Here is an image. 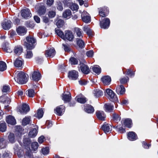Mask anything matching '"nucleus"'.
<instances>
[{
	"mask_svg": "<svg viewBox=\"0 0 158 158\" xmlns=\"http://www.w3.org/2000/svg\"><path fill=\"white\" fill-rule=\"evenodd\" d=\"M44 112L43 110L40 109L38 110L37 113L35 114V116L38 118H41L43 116Z\"/></svg>",
	"mask_w": 158,
	"mask_h": 158,
	"instance_id": "nucleus-37",
	"label": "nucleus"
},
{
	"mask_svg": "<svg viewBox=\"0 0 158 158\" xmlns=\"http://www.w3.org/2000/svg\"><path fill=\"white\" fill-rule=\"evenodd\" d=\"M64 111V107L63 106H57L54 110L55 113L59 116H61Z\"/></svg>",
	"mask_w": 158,
	"mask_h": 158,
	"instance_id": "nucleus-9",
	"label": "nucleus"
},
{
	"mask_svg": "<svg viewBox=\"0 0 158 158\" xmlns=\"http://www.w3.org/2000/svg\"><path fill=\"white\" fill-rule=\"evenodd\" d=\"M30 110V108L28 105L26 104H23L21 108L19 109L18 111L21 114H26Z\"/></svg>",
	"mask_w": 158,
	"mask_h": 158,
	"instance_id": "nucleus-8",
	"label": "nucleus"
},
{
	"mask_svg": "<svg viewBox=\"0 0 158 158\" xmlns=\"http://www.w3.org/2000/svg\"><path fill=\"white\" fill-rule=\"evenodd\" d=\"M63 21L61 19H59L56 23V25L58 27H62L63 24Z\"/></svg>",
	"mask_w": 158,
	"mask_h": 158,
	"instance_id": "nucleus-55",
	"label": "nucleus"
},
{
	"mask_svg": "<svg viewBox=\"0 0 158 158\" xmlns=\"http://www.w3.org/2000/svg\"><path fill=\"white\" fill-rule=\"evenodd\" d=\"M142 143L143 147L144 148L146 149L148 148L149 147L151 146L150 145L147 144V143L145 142H143Z\"/></svg>",
	"mask_w": 158,
	"mask_h": 158,
	"instance_id": "nucleus-62",
	"label": "nucleus"
},
{
	"mask_svg": "<svg viewBox=\"0 0 158 158\" xmlns=\"http://www.w3.org/2000/svg\"><path fill=\"white\" fill-rule=\"evenodd\" d=\"M64 38L63 39L65 40H67L70 41H72L74 38V35L73 32L67 30L65 31Z\"/></svg>",
	"mask_w": 158,
	"mask_h": 158,
	"instance_id": "nucleus-4",
	"label": "nucleus"
},
{
	"mask_svg": "<svg viewBox=\"0 0 158 158\" xmlns=\"http://www.w3.org/2000/svg\"><path fill=\"white\" fill-rule=\"evenodd\" d=\"M15 81L19 84H25L27 81V77L26 74L22 71H18L15 75Z\"/></svg>",
	"mask_w": 158,
	"mask_h": 158,
	"instance_id": "nucleus-1",
	"label": "nucleus"
},
{
	"mask_svg": "<svg viewBox=\"0 0 158 158\" xmlns=\"http://www.w3.org/2000/svg\"><path fill=\"white\" fill-rule=\"evenodd\" d=\"M41 75L38 71H34L32 74V79L35 81H38L41 78Z\"/></svg>",
	"mask_w": 158,
	"mask_h": 158,
	"instance_id": "nucleus-18",
	"label": "nucleus"
},
{
	"mask_svg": "<svg viewBox=\"0 0 158 158\" xmlns=\"http://www.w3.org/2000/svg\"><path fill=\"white\" fill-rule=\"evenodd\" d=\"M112 118L113 120L116 122L119 121L121 119L119 115L115 113L113 114Z\"/></svg>",
	"mask_w": 158,
	"mask_h": 158,
	"instance_id": "nucleus-45",
	"label": "nucleus"
},
{
	"mask_svg": "<svg viewBox=\"0 0 158 158\" xmlns=\"http://www.w3.org/2000/svg\"><path fill=\"white\" fill-rule=\"evenodd\" d=\"M55 31L56 34L63 39V38H64V34L62 31L60 29L56 28Z\"/></svg>",
	"mask_w": 158,
	"mask_h": 158,
	"instance_id": "nucleus-39",
	"label": "nucleus"
},
{
	"mask_svg": "<svg viewBox=\"0 0 158 158\" xmlns=\"http://www.w3.org/2000/svg\"><path fill=\"white\" fill-rule=\"evenodd\" d=\"M12 23L10 20L5 19L2 23V25L3 29L7 30L9 29L11 27Z\"/></svg>",
	"mask_w": 158,
	"mask_h": 158,
	"instance_id": "nucleus-11",
	"label": "nucleus"
},
{
	"mask_svg": "<svg viewBox=\"0 0 158 158\" xmlns=\"http://www.w3.org/2000/svg\"><path fill=\"white\" fill-rule=\"evenodd\" d=\"M2 91L3 92H7L10 91L9 86L6 85L3 86L2 89Z\"/></svg>",
	"mask_w": 158,
	"mask_h": 158,
	"instance_id": "nucleus-52",
	"label": "nucleus"
},
{
	"mask_svg": "<svg viewBox=\"0 0 158 158\" xmlns=\"http://www.w3.org/2000/svg\"><path fill=\"white\" fill-rule=\"evenodd\" d=\"M78 76V73L75 70H72L69 72L68 73V77L72 80H76Z\"/></svg>",
	"mask_w": 158,
	"mask_h": 158,
	"instance_id": "nucleus-10",
	"label": "nucleus"
},
{
	"mask_svg": "<svg viewBox=\"0 0 158 158\" xmlns=\"http://www.w3.org/2000/svg\"><path fill=\"white\" fill-rule=\"evenodd\" d=\"M54 0H47V4L49 6H51L53 3Z\"/></svg>",
	"mask_w": 158,
	"mask_h": 158,
	"instance_id": "nucleus-63",
	"label": "nucleus"
},
{
	"mask_svg": "<svg viewBox=\"0 0 158 158\" xmlns=\"http://www.w3.org/2000/svg\"><path fill=\"white\" fill-rule=\"evenodd\" d=\"M6 145L5 139L3 138L0 137V148L2 149L6 148Z\"/></svg>",
	"mask_w": 158,
	"mask_h": 158,
	"instance_id": "nucleus-43",
	"label": "nucleus"
},
{
	"mask_svg": "<svg viewBox=\"0 0 158 158\" xmlns=\"http://www.w3.org/2000/svg\"><path fill=\"white\" fill-rule=\"evenodd\" d=\"M22 16L25 19H28L31 17V13L30 10L26 8L22 10L21 11Z\"/></svg>",
	"mask_w": 158,
	"mask_h": 158,
	"instance_id": "nucleus-6",
	"label": "nucleus"
},
{
	"mask_svg": "<svg viewBox=\"0 0 158 158\" xmlns=\"http://www.w3.org/2000/svg\"><path fill=\"white\" fill-rule=\"evenodd\" d=\"M116 91L118 94L123 95L125 93V89L123 85H118L116 87Z\"/></svg>",
	"mask_w": 158,
	"mask_h": 158,
	"instance_id": "nucleus-17",
	"label": "nucleus"
},
{
	"mask_svg": "<svg viewBox=\"0 0 158 158\" xmlns=\"http://www.w3.org/2000/svg\"><path fill=\"white\" fill-rule=\"evenodd\" d=\"M70 61L72 64H76L78 63L77 60L75 58L72 57L70 59Z\"/></svg>",
	"mask_w": 158,
	"mask_h": 158,
	"instance_id": "nucleus-53",
	"label": "nucleus"
},
{
	"mask_svg": "<svg viewBox=\"0 0 158 158\" xmlns=\"http://www.w3.org/2000/svg\"><path fill=\"white\" fill-rule=\"evenodd\" d=\"M77 44L79 47L81 48H82L84 47L85 44L84 41L81 39L77 40Z\"/></svg>",
	"mask_w": 158,
	"mask_h": 158,
	"instance_id": "nucleus-46",
	"label": "nucleus"
},
{
	"mask_svg": "<svg viewBox=\"0 0 158 158\" xmlns=\"http://www.w3.org/2000/svg\"><path fill=\"white\" fill-rule=\"evenodd\" d=\"M6 120L7 123L12 125H15L16 121L15 118L13 116L9 115L6 117Z\"/></svg>",
	"mask_w": 158,
	"mask_h": 158,
	"instance_id": "nucleus-15",
	"label": "nucleus"
},
{
	"mask_svg": "<svg viewBox=\"0 0 158 158\" xmlns=\"http://www.w3.org/2000/svg\"><path fill=\"white\" fill-rule=\"evenodd\" d=\"M71 96L70 94H63L62 96V99L64 101V102H69L71 100Z\"/></svg>",
	"mask_w": 158,
	"mask_h": 158,
	"instance_id": "nucleus-35",
	"label": "nucleus"
},
{
	"mask_svg": "<svg viewBox=\"0 0 158 158\" xmlns=\"http://www.w3.org/2000/svg\"><path fill=\"white\" fill-rule=\"evenodd\" d=\"M99 14L101 16L104 17L106 16V15L105 14L104 12L103 11V10L102 8H100L99 10Z\"/></svg>",
	"mask_w": 158,
	"mask_h": 158,
	"instance_id": "nucleus-58",
	"label": "nucleus"
},
{
	"mask_svg": "<svg viewBox=\"0 0 158 158\" xmlns=\"http://www.w3.org/2000/svg\"><path fill=\"white\" fill-rule=\"evenodd\" d=\"M15 66L17 67H20L22 66L23 62L22 60L19 58H17L14 62Z\"/></svg>",
	"mask_w": 158,
	"mask_h": 158,
	"instance_id": "nucleus-30",
	"label": "nucleus"
},
{
	"mask_svg": "<svg viewBox=\"0 0 158 158\" xmlns=\"http://www.w3.org/2000/svg\"><path fill=\"white\" fill-rule=\"evenodd\" d=\"M31 117L27 116L24 118L22 122V123L23 125L25 126L30 123L31 120Z\"/></svg>",
	"mask_w": 158,
	"mask_h": 158,
	"instance_id": "nucleus-32",
	"label": "nucleus"
},
{
	"mask_svg": "<svg viewBox=\"0 0 158 158\" xmlns=\"http://www.w3.org/2000/svg\"><path fill=\"white\" fill-rule=\"evenodd\" d=\"M75 99L77 102L81 103H84L86 101V98L81 95L77 96L75 98Z\"/></svg>",
	"mask_w": 158,
	"mask_h": 158,
	"instance_id": "nucleus-25",
	"label": "nucleus"
},
{
	"mask_svg": "<svg viewBox=\"0 0 158 158\" xmlns=\"http://www.w3.org/2000/svg\"><path fill=\"white\" fill-rule=\"evenodd\" d=\"M49 152L48 147H46L44 148L41 149V152L44 155H46L48 154Z\"/></svg>",
	"mask_w": 158,
	"mask_h": 158,
	"instance_id": "nucleus-48",
	"label": "nucleus"
},
{
	"mask_svg": "<svg viewBox=\"0 0 158 158\" xmlns=\"http://www.w3.org/2000/svg\"><path fill=\"white\" fill-rule=\"evenodd\" d=\"M128 138L130 140L133 141L137 139V136L134 132L131 131L128 133Z\"/></svg>",
	"mask_w": 158,
	"mask_h": 158,
	"instance_id": "nucleus-24",
	"label": "nucleus"
},
{
	"mask_svg": "<svg viewBox=\"0 0 158 158\" xmlns=\"http://www.w3.org/2000/svg\"><path fill=\"white\" fill-rule=\"evenodd\" d=\"M80 65L81 70L83 73L88 74L89 73V69L87 65L83 63H80Z\"/></svg>",
	"mask_w": 158,
	"mask_h": 158,
	"instance_id": "nucleus-14",
	"label": "nucleus"
},
{
	"mask_svg": "<svg viewBox=\"0 0 158 158\" xmlns=\"http://www.w3.org/2000/svg\"><path fill=\"white\" fill-rule=\"evenodd\" d=\"M34 19L35 20V21L37 23H39L40 22V18L37 16H34Z\"/></svg>",
	"mask_w": 158,
	"mask_h": 158,
	"instance_id": "nucleus-64",
	"label": "nucleus"
},
{
	"mask_svg": "<svg viewBox=\"0 0 158 158\" xmlns=\"http://www.w3.org/2000/svg\"><path fill=\"white\" fill-rule=\"evenodd\" d=\"M23 51L22 47L20 46H17L15 48L14 52L17 55H19Z\"/></svg>",
	"mask_w": 158,
	"mask_h": 158,
	"instance_id": "nucleus-34",
	"label": "nucleus"
},
{
	"mask_svg": "<svg viewBox=\"0 0 158 158\" xmlns=\"http://www.w3.org/2000/svg\"><path fill=\"white\" fill-rule=\"evenodd\" d=\"M128 80L129 78L128 77L122 78L120 80V83L122 84H125L127 81Z\"/></svg>",
	"mask_w": 158,
	"mask_h": 158,
	"instance_id": "nucleus-57",
	"label": "nucleus"
},
{
	"mask_svg": "<svg viewBox=\"0 0 158 158\" xmlns=\"http://www.w3.org/2000/svg\"><path fill=\"white\" fill-rule=\"evenodd\" d=\"M37 129L34 128L29 132V135L31 137H34L37 135Z\"/></svg>",
	"mask_w": 158,
	"mask_h": 158,
	"instance_id": "nucleus-38",
	"label": "nucleus"
},
{
	"mask_svg": "<svg viewBox=\"0 0 158 158\" xmlns=\"http://www.w3.org/2000/svg\"><path fill=\"white\" fill-rule=\"evenodd\" d=\"M33 54L32 52L30 50H27L26 54V58H31L33 56Z\"/></svg>",
	"mask_w": 158,
	"mask_h": 158,
	"instance_id": "nucleus-50",
	"label": "nucleus"
},
{
	"mask_svg": "<svg viewBox=\"0 0 158 158\" xmlns=\"http://www.w3.org/2000/svg\"><path fill=\"white\" fill-rule=\"evenodd\" d=\"M17 33L20 35H24L27 32L26 28L24 27L19 26L16 29Z\"/></svg>",
	"mask_w": 158,
	"mask_h": 158,
	"instance_id": "nucleus-21",
	"label": "nucleus"
},
{
	"mask_svg": "<svg viewBox=\"0 0 158 158\" xmlns=\"http://www.w3.org/2000/svg\"><path fill=\"white\" fill-rule=\"evenodd\" d=\"M122 124L123 125L130 128L132 127V122L131 119L127 118L122 120Z\"/></svg>",
	"mask_w": 158,
	"mask_h": 158,
	"instance_id": "nucleus-19",
	"label": "nucleus"
},
{
	"mask_svg": "<svg viewBox=\"0 0 158 158\" xmlns=\"http://www.w3.org/2000/svg\"><path fill=\"white\" fill-rule=\"evenodd\" d=\"M44 137L43 136H42L39 138L38 141L40 143H41L44 142Z\"/></svg>",
	"mask_w": 158,
	"mask_h": 158,
	"instance_id": "nucleus-61",
	"label": "nucleus"
},
{
	"mask_svg": "<svg viewBox=\"0 0 158 158\" xmlns=\"http://www.w3.org/2000/svg\"><path fill=\"white\" fill-rule=\"evenodd\" d=\"M94 53L92 50H90L87 52L86 55L88 57H92L94 55Z\"/></svg>",
	"mask_w": 158,
	"mask_h": 158,
	"instance_id": "nucleus-56",
	"label": "nucleus"
},
{
	"mask_svg": "<svg viewBox=\"0 0 158 158\" xmlns=\"http://www.w3.org/2000/svg\"><path fill=\"white\" fill-rule=\"evenodd\" d=\"M7 126L6 123L3 121L0 122V131L2 132L6 131Z\"/></svg>",
	"mask_w": 158,
	"mask_h": 158,
	"instance_id": "nucleus-27",
	"label": "nucleus"
},
{
	"mask_svg": "<svg viewBox=\"0 0 158 158\" xmlns=\"http://www.w3.org/2000/svg\"><path fill=\"white\" fill-rule=\"evenodd\" d=\"M26 40L27 42H24V45L27 49H31L34 48L36 42L34 38L30 36L27 37Z\"/></svg>",
	"mask_w": 158,
	"mask_h": 158,
	"instance_id": "nucleus-2",
	"label": "nucleus"
},
{
	"mask_svg": "<svg viewBox=\"0 0 158 158\" xmlns=\"http://www.w3.org/2000/svg\"><path fill=\"white\" fill-rule=\"evenodd\" d=\"M110 24V20L108 18H105L100 22V26L102 28L106 29L108 27Z\"/></svg>",
	"mask_w": 158,
	"mask_h": 158,
	"instance_id": "nucleus-7",
	"label": "nucleus"
},
{
	"mask_svg": "<svg viewBox=\"0 0 158 158\" xmlns=\"http://www.w3.org/2000/svg\"><path fill=\"white\" fill-rule=\"evenodd\" d=\"M103 107L106 112H112L114 109L113 105L109 103H106L104 105Z\"/></svg>",
	"mask_w": 158,
	"mask_h": 158,
	"instance_id": "nucleus-12",
	"label": "nucleus"
},
{
	"mask_svg": "<svg viewBox=\"0 0 158 158\" xmlns=\"http://www.w3.org/2000/svg\"><path fill=\"white\" fill-rule=\"evenodd\" d=\"M26 95L29 97H33L35 94V92L33 89H29L26 91Z\"/></svg>",
	"mask_w": 158,
	"mask_h": 158,
	"instance_id": "nucleus-36",
	"label": "nucleus"
},
{
	"mask_svg": "<svg viewBox=\"0 0 158 158\" xmlns=\"http://www.w3.org/2000/svg\"><path fill=\"white\" fill-rule=\"evenodd\" d=\"M94 96L96 98H98L102 96L103 94V92L98 89L94 90L93 92Z\"/></svg>",
	"mask_w": 158,
	"mask_h": 158,
	"instance_id": "nucleus-29",
	"label": "nucleus"
},
{
	"mask_svg": "<svg viewBox=\"0 0 158 158\" xmlns=\"http://www.w3.org/2000/svg\"><path fill=\"white\" fill-rule=\"evenodd\" d=\"M79 84L81 85H85L87 83V81L83 79L80 80L79 81Z\"/></svg>",
	"mask_w": 158,
	"mask_h": 158,
	"instance_id": "nucleus-60",
	"label": "nucleus"
},
{
	"mask_svg": "<svg viewBox=\"0 0 158 158\" xmlns=\"http://www.w3.org/2000/svg\"><path fill=\"white\" fill-rule=\"evenodd\" d=\"M56 5L57 9L60 11H62L63 9V7L61 2L59 1H57L56 2Z\"/></svg>",
	"mask_w": 158,
	"mask_h": 158,
	"instance_id": "nucleus-47",
	"label": "nucleus"
},
{
	"mask_svg": "<svg viewBox=\"0 0 158 158\" xmlns=\"http://www.w3.org/2000/svg\"><path fill=\"white\" fill-rule=\"evenodd\" d=\"M117 129L118 131L121 133H123L125 132V129L122 127H118Z\"/></svg>",
	"mask_w": 158,
	"mask_h": 158,
	"instance_id": "nucleus-59",
	"label": "nucleus"
},
{
	"mask_svg": "<svg viewBox=\"0 0 158 158\" xmlns=\"http://www.w3.org/2000/svg\"><path fill=\"white\" fill-rule=\"evenodd\" d=\"M46 8L44 6H41L39 7L37 10L38 14L40 15H41L45 13Z\"/></svg>",
	"mask_w": 158,
	"mask_h": 158,
	"instance_id": "nucleus-28",
	"label": "nucleus"
},
{
	"mask_svg": "<svg viewBox=\"0 0 158 158\" xmlns=\"http://www.w3.org/2000/svg\"><path fill=\"white\" fill-rule=\"evenodd\" d=\"M92 69L93 71L97 74H99L101 72V68L98 66H95L92 67Z\"/></svg>",
	"mask_w": 158,
	"mask_h": 158,
	"instance_id": "nucleus-44",
	"label": "nucleus"
},
{
	"mask_svg": "<svg viewBox=\"0 0 158 158\" xmlns=\"http://www.w3.org/2000/svg\"><path fill=\"white\" fill-rule=\"evenodd\" d=\"M9 142L11 143H13L15 142V136L14 134L10 133L8 136Z\"/></svg>",
	"mask_w": 158,
	"mask_h": 158,
	"instance_id": "nucleus-41",
	"label": "nucleus"
},
{
	"mask_svg": "<svg viewBox=\"0 0 158 158\" xmlns=\"http://www.w3.org/2000/svg\"><path fill=\"white\" fill-rule=\"evenodd\" d=\"M6 69V63L2 61H0V71H3Z\"/></svg>",
	"mask_w": 158,
	"mask_h": 158,
	"instance_id": "nucleus-42",
	"label": "nucleus"
},
{
	"mask_svg": "<svg viewBox=\"0 0 158 158\" xmlns=\"http://www.w3.org/2000/svg\"><path fill=\"white\" fill-rule=\"evenodd\" d=\"M103 83L105 85H108L111 81L110 77L108 76H104L101 79Z\"/></svg>",
	"mask_w": 158,
	"mask_h": 158,
	"instance_id": "nucleus-22",
	"label": "nucleus"
},
{
	"mask_svg": "<svg viewBox=\"0 0 158 158\" xmlns=\"http://www.w3.org/2000/svg\"><path fill=\"white\" fill-rule=\"evenodd\" d=\"M74 32L76 34L77 36L79 37H82L83 36V32L82 30L80 28L76 27L74 29Z\"/></svg>",
	"mask_w": 158,
	"mask_h": 158,
	"instance_id": "nucleus-31",
	"label": "nucleus"
},
{
	"mask_svg": "<svg viewBox=\"0 0 158 158\" xmlns=\"http://www.w3.org/2000/svg\"><path fill=\"white\" fill-rule=\"evenodd\" d=\"M102 129L106 133L111 131L112 127L111 126L108 124H104L102 127Z\"/></svg>",
	"mask_w": 158,
	"mask_h": 158,
	"instance_id": "nucleus-23",
	"label": "nucleus"
},
{
	"mask_svg": "<svg viewBox=\"0 0 158 158\" xmlns=\"http://www.w3.org/2000/svg\"><path fill=\"white\" fill-rule=\"evenodd\" d=\"M38 146V144L37 142H33L31 144V148L34 151L37 149Z\"/></svg>",
	"mask_w": 158,
	"mask_h": 158,
	"instance_id": "nucleus-49",
	"label": "nucleus"
},
{
	"mask_svg": "<svg viewBox=\"0 0 158 158\" xmlns=\"http://www.w3.org/2000/svg\"><path fill=\"white\" fill-rule=\"evenodd\" d=\"M62 46L63 47V49L65 52H70L71 49L69 46L67 44H63Z\"/></svg>",
	"mask_w": 158,
	"mask_h": 158,
	"instance_id": "nucleus-51",
	"label": "nucleus"
},
{
	"mask_svg": "<svg viewBox=\"0 0 158 158\" xmlns=\"http://www.w3.org/2000/svg\"><path fill=\"white\" fill-rule=\"evenodd\" d=\"M83 30L89 37H91L94 35L93 31L90 29L88 26H85L83 27Z\"/></svg>",
	"mask_w": 158,
	"mask_h": 158,
	"instance_id": "nucleus-20",
	"label": "nucleus"
},
{
	"mask_svg": "<svg viewBox=\"0 0 158 158\" xmlns=\"http://www.w3.org/2000/svg\"><path fill=\"white\" fill-rule=\"evenodd\" d=\"M56 12L53 10H50L49 11L48 14L49 17L51 18L54 17L56 15Z\"/></svg>",
	"mask_w": 158,
	"mask_h": 158,
	"instance_id": "nucleus-54",
	"label": "nucleus"
},
{
	"mask_svg": "<svg viewBox=\"0 0 158 158\" xmlns=\"http://www.w3.org/2000/svg\"><path fill=\"white\" fill-rule=\"evenodd\" d=\"M96 114L97 118L100 120L104 121L105 120L106 115L102 111H97Z\"/></svg>",
	"mask_w": 158,
	"mask_h": 158,
	"instance_id": "nucleus-16",
	"label": "nucleus"
},
{
	"mask_svg": "<svg viewBox=\"0 0 158 158\" xmlns=\"http://www.w3.org/2000/svg\"><path fill=\"white\" fill-rule=\"evenodd\" d=\"M56 54V51L55 49L50 48L46 50L45 52V55L46 57H53Z\"/></svg>",
	"mask_w": 158,
	"mask_h": 158,
	"instance_id": "nucleus-13",
	"label": "nucleus"
},
{
	"mask_svg": "<svg viewBox=\"0 0 158 158\" xmlns=\"http://www.w3.org/2000/svg\"><path fill=\"white\" fill-rule=\"evenodd\" d=\"M71 15V11L70 10H66L63 13V17L64 18H69Z\"/></svg>",
	"mask_w": 158,
	"mask_h": 158,
	"instance_id": "nucleus-33",
	"label": "nucleus"
},
{
	"mask_svg": "<svg viewBox=\"0 0 158 158\" xmlns=\"http://www.w3.org/2000/svg\"><path fill=\"white\" fill-rule=\"evenodd\" d=\"M69 7L73 10H77L78 9V6L75 3H70L69 4Z\"/></svg>",
	"mask_w": 158,
	"mask_h": 158,
	"instance_id": "nucleus-40",
	"label": "nucleus"
},
{
	"mask_svg": "<svg viewBox=\"0 0 158 158\" xmlns=\"http://www.w3.org/2000/svg\"><path fill=\"white\" fill-rule=\"evenodd\" d=\"M82 21L85 23H88L90 22L91 18L89 14L85 11L83 12L81 15Z\"/></svg>",
	"mask_w": 158,
	"mask_h": 158,
	"instance_id": "nucleus-5",
	"label": "nucleus"
},
{
	"mask_svg": "<svg viewBox=\"0 0 158 158\" xmlns=\"http://www.w3.org/2000/svg\"><path fill=\"white\" fill-rule=\"evenodd\" d=\"M105 95H108L109 99L113 102H116L118 101V98L112 90L110 89H106L105 91Z\"/></svg>",
	"mask_w": 158,
	"mask_h": 158,
	"instance_id": "nucleus-3",
	"label": "nucleus"
},
{
	"mask_svg": "<svg viewBox=\"0 0 158 158\" xmlns=\"http://www.w3.org/2000/svg\"><path fill=\"white\" fill-rule=\"evenodd\" d=\"M85 111L88 113H92L94 111V107L90 105H88L84 108Z\"/></svg>",
	"mask_w": 158,
	"mask_h": 158,
	"instance_id": "nucleus-26",
	"label": "nucleus"
}]
</instances>
